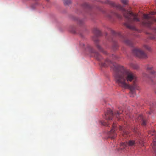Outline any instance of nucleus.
<instances>
[{"instance_id":"f3484780","label":"nucleus","mask_w":156,"mask_h":156,"mask_svg":"<svg viewBox=\"0 0 156 156\" xmlns=\"http://www.w3.org/2000/svg\"><path fill=\"white\" fill-rule=\"evenodd\" d=\"M94 56L98 60H100L101 55L98 52H95Z\"/></svg>"},{"instance_id":"9b49d317","label":"nucleus","mask_w":156,"mask_h":156,"mask_svg":"<svg viewBox=\"0 0 156 156\" xmlns=\"http://www.w3.org/2000/svg\"><path fill=\"white\" fill-rule=\"evenodd\" d=\"M93 40L95 43L96 44V45L97 48L98 49V50L101 51L103 52L105 54H107V52L106 51H105L103 49V48L101 47L100 46L99 44H98V43L99 42V41L98 39L96 38H93Z\"/></svg>"},{"instance_id":"39448f33","label":"nucleus","mask_w":156,"mask_h":156,"mask_svg":"<svg viewBox=\"0 0 156 156\" xmlns=\"http://www.w3.org/2000/svg\"><path fill=\"white\" fill-rule=\"evenodd\" d=\"M133 53L136 56L140 58L144 59L147 58L146 54L140 49L134 48L133 50Z\"/></svg>"},{"instance_id":"c756f323","label":"nucleus","mask_w":156,"mask_h":156,"mask_svg":"<svg viewBox=\"0 0 156 156\" xmlns=\"http://www.w3.org/2000/svg\"><path fill=\"white\" fill-rule=\"evenodd\" d=\"M116 113H115V115H116V116L117 117H118V116H119V113L118 111H117L116 112Z\"/></svg>"},{"instance_id":"aec40b11","label":"nucleus","mask_w":156,"mask_h":156,"mask_svg":"<svg viewBox=\"0 0 156 156\" xmlns=\"http://www.w3.org/2000/svg\"><path fill=\"white\" fill-rule=\"evenodd\" d=\"M149 105L152 107H156V101L150 102L149 103Z\"/></svg>"},{"instance_id":"412c9836","label":"nucleus","mask_w":156,"mask_h":156,"mask_svg":"<svg viewBox=\"0 0 156 156\" xmlns=\"http://www.w3.org/2000/svg\"><path fill=\"white\" fill-rule=\"evenodd\" d=\"M64 3L65 5H68L71 3V0H64Z\"/></svg>"},{"instance_id":"7ed1b4c3","label":"nucleus","mask_w":156,"mask_h":156,"mask_svg":"<svg viewBox=\"0 0 156 156\" xmlns=\"http://www.w3.org/2000/svg\"><path fill=\"white\" fill-rule=\"evenodd\" d=\"M156 14V12H152L149 14H144L141 22L144 26L150 28L155 34H156V27H151V26L154 22H156V19L153 16Z\"/></svg>"},{"instance_id":"423d86ee","label":"nucleus","mask_w":156,"mask_h":156,"mask_svg":"<svg viewBox=\"0 0 156 156\" xmlns=\"http://www.w3.org/2000/svg\"><path fill=\"white\" fill-rule=\"evenodd\" d=\"M148 133L151 135V138L153 139L152 147L154 151L155 155L156 156V133L155 131L154 130L149 131Z\"/></svg>"},{"instance_id":"a211bd4d","label":"nucleus","mask_w":156,"mask_h":156,"mask_svg":"<svg viewBox=\"0 0 156 156\" xmlns=\"http://www.w3.org/2000/svg\"><path fill=\"white\" fill-rule=\"evenodd\" d=\"M130 66L131 67H132L133 69H139V67L138 65L136 64H135L133 63H131L130 64Z\"/></svg>"},{"instance_id":"f257e3e1","label":"nucleus","mask_w":156,"mask_h":156,"mask_svg":"<svg viewBox=\"0 0 156 156\" xmlns=\"http://www.w3.org/2000/svg\"><path fill=\"white\" fill-rule=\"evenodd\" d=\"M111 65L115 72V77L116 83L119 86L130 90V96L133 97L135 95V90H139L138 80L136 75L131 71L123 66L115 62H113L108 59H107L102 65L104 67Z\"/></svg>"},{"instance_id":"c85d7f7f","label":"nucleus","mask_w":156,"mask_h":156,"mask_svg":"<svg viewBox=\"0 0 156 156\" xmlns=\"http://www.w3.org/2000/svg\"><path fill=\"white\" fill-rule=\"evenodd\" d=\"M79 23L80 24H82V23L83 22V21L82 20H78Z\"/></svg>"},{"instance_id":"72a5a7b5","label":"nucleus","mask_w":156,"mask_h":156,"mask_svg":"<svg viewBox=\"0 0 156 156\" xmlns=\"http://www.w3.org/2000/svg\"><path fill=\"white\" fill-rule=\"evenodd\" d=\"M134 132H136V129L135 128V129H134Z\"/></svg>"},{"instance_id":"0eeeda50","label":"nucleus","mask_w":156,"mask_h":156,"mask_svg":"<svg viewBox=\"0 0 156 156\" xmlns=\"http://www.w3.org/2000/svg\"><path fill=\"white\" fill-rule=\"evenodd\" d=\"M80 46L83 48L85 50L88 51L90 53H94V51L92 47L87 44H84V43H81L80 44Z\"/></svg>"},{"instance_id":"1a4fd4ad","label":"nucleus","mask_w":156,"mask_h":156,"mask_svg":"<svg viewBox=\"0 0 156 156\" xmlns=\"http://www.w3.org/2000/svg\"><path fill=\"white\" fill-rule=\"evenodd\" d=\"M114 114V112L112 110L109 108L105 114L106 119L107 120H112Z\"/></svg>"},{"instance_id":"c9c22d12","label":"nucleus","mask_w":156,"mask_h":156,"mask_svg":"<svg viewBox=\"0 0 156 156\" xmlns=\"http://www.w3.org/2000/svg\"><path fill=\"white\" fill-rule=\"evenodd\" d=\"M118 34L120 35V34Z\"/></svg>"},{"instance_id":"cd10ccee","label":"nucleus","mask_w":156,"mask_h":156,"mask_svg":"<svg viewBox=\"0 0 156 156\" xmlns=\"http://www.w3.org/2000/svg\"><path fill=\"white\" fill-rule=\"evenodd\" d=\"M150 80L151 82L152 83V84H154L155 83V81L154 80H153L151 78H150Z\"/></svg>"},{"instance_id":"2f4dec72","label":"nucleus","mask_w":156,"mask_h":156,"mask_svg":"<svg viewBox=\"0 0 156 156\" xmlns=\"http://www.w3.org/2000/svg\"><path fill=\"white\" fill-rule=\"evenodd\" d=\"M144 76L145 77H149L146 74H144Z\"/></svg>"},{"instance_id":"393cba45","label":"nucleus","mask_w":156,"mask_h":156,"mask_svg":"<svg viewBox=\"0 0 156 156\" xmlns=\"http://www.w3.org/2000/svg\"><path fill=\"white\" fill-rule=\"evenodd\" d=\"M111 56L112 58L114 59H116L119 58L118 57L113 54Z\"/></svg>"},{"instance_id":"b1692460","label":"nucleus","mask_w":156,"mask_h":156,"mask_svg":"<svg viewBox=\"0 0 156 156\" xmlns=\"http://www.w3.org/2000/svg\"><path fill=\"white\" fill-rule=\"evenodd\" d=\"M143 47L147 50H150V48L147 45H144Z\"/></svg>"},{"instance_id":"5701e85b","label":"nucleus","mask_w":156,"mask_h":156,"mask_svg":"<svg viewBox=\"0 0 156 156\" xmlns=\"http://www.w3.org/2000/svg\"><path fill=\"white\" fill-rule=\"evenodd\" d=\"M121 2L123 4L125 5H127V3L128 2V0H120Z\"/></svg>"},{"instance_id":"4be33fe9","label":"nucleus","mask_w":156,"mask_h":156,"mask_svg":"<svg viewBox=\"0 0 156 156\" xmlns=\"http://www.w3.org/2000/svg\"><path fill=\"white\" fill-rule=\"evenodd\" d=\"M148 37L151 39H153L155 38L154 35L151 34H149Z\"/></svg>"},{"instance_id":"473e14b6","label":"nucleus","mask_w":156,"mask_h":156,"mask_svg":"<svg viewBox=\"0 0 156 156\" xmlns=\"http://www.w3.org/2000/svg\"><path fill=\"white\" fill-rule=\"evenodd\" d=\"M71 32H72L73 33H76V31L75 30H71Z\"/></svg>"},{"instance_id":"6e6552de","label":"nucleus","mask_w":156,"mask_h":156,"mask_svg":"<svg viewBox=\"0 0 156 156\" xmlns=\"http://www.w3.org/2000/svg\"><path fill=\"white\" fill-rule=\"evenodd\" d=\"M112 127L111 130L108 133V135L109 137L111 139H114L116 137L117 135L116 133L115 132V125L114 123H113Z\"/></svg>"},{"instance_id":"a878e982","label":"nucleus","mask_w":156,"mask_h":156,"mask_svg":"<svg viewBox=\"0 0 156 156\" xmlns=\"http://www.w3.org/2000/svg\"><path fill=\"white\" fill-rule=\"evenodd\" d=\"M83 6L86 8H90V6L86 3L84 4Z\"/></svg>"},{"instance_id":"6ab92c4d","label":"nucleus","mask_w":156,"mask_h":156,"mask_svg":"<svg viewBox=\"0 0 156 156\" xmlns=\"http://www.w3.org/2000/svg\"><path fill=\"white\" fill-rule=\"evenodd\" d=\"M118 47V45L116 42H114L113 43L112 45V48L114 50H116Z\"/></svg>"},{"instance_id":"2eb2a0df","label":"nucleus","mask_w":156,"mask_h":156,"mask_svg":"<svg viewBox=\"0 0 156 156\" xmlns=\"http://www.w3.org/2000/svg\"><path fill=\"white\" fill-rule=\"evenodd\" d=\"M119 129L120 131H121V133L122 134L123 136H124L125 135H127L128 133V132H127L126 130L124 129L121 126H120Z\"/></svg>"},{"instance_id":"f704fd0d","label":"nucleus","mask_w":156,"mask_h":156,"mask_svg":"<svg viewBox=\"0 0 156 156\" xmlns=\"http://www.w3.org/2000/svg\"><path fill=\"white\" fill-rule=\"evenodd\" d=\"M155 93L156 94V89L155 90Z\"/></svg>"},{"instance_id":"7c9ffc66","label":"nucleus","mask_w":156,"mask_h":156,"mask_svg":"<svg viewBox=\"0 0 156 156\" xmlns=\"http://www.w3.org/2000/svg\"><path fill=\"white\" fill-rule=\"evenodd\" d=\"M111 32L114 35H116V33L113 30H111Z\"/></svg>"},{"instance_id":"dca6fc26","label":"nucleus","mask_w":156,"mask_h":156,"mask_svg":"<svg viewBox=\"0 0 156 156\" xmlns=\"http://www.w3.org/2000/svg\"><path fill=\"white\" fill-rule=\"evenodd\" d=\"M94 32L97 37L100 36L101 35V32L97 28H95L94 29Z\"/></svg>"},{"instance_id":"f03ea898","label":"nucleus","mask_w":156,"mask_h":156,"mask_svg":"<svg viewBox=\"0 0 156 156\" xmlns=\"http://www.w3.org/2000/svg\"><path fill=\"white\" fill-rule=\"evenodd\" d=\"M105 3L111 5L112 6L116 8L122 12L124 17L127 20L125 23V25L127 28L133 30H136L135 27L132 25L133 22H141L138 17V14L133 13L132 12L126 10L121 5L116 4L109 0H106Z\"/></svg>"},{"instance_id":"20e7f679","label":"nucleus","mask_w":156,"mask_h":156,"mask_svg":"<svg viewBox=\"0 0 156 156\" xmlns=\"http://www.w3.org/2000/svg\"><path fill=\"white\" fill-rule=\"evenodd\" d=\"M141 133H139L138 136L139 139V141L137 142H135V141L133 140H129L128 142H124L121 143V145L123 146L124 148L127 147L129 146H135L136 144H137L138 145H140L142 146H144V139L140 136V135H141Z\"/></svg>"},{"instance_id":"4468645a","label":"nucleus","mask_w":156,"mask_h":156,"mask_svg":"<svg viewBox=\"0 0 156 156\" xmlns=\"http://www.w3.org/2000/svg\"><path fill=\"white\" fill-rule=\"evenodd\" d=\"M122 37H123V41L126 44L132 46V42L127 39H125V38L123 36H122Z\"/></svg>"},{"instance_id":"f8f14e48","label":"nucleus","mask_w":156,"mask_h":156,"mask_svg":"<svg viewBox=\"0 0 156 156\" xmlns=\"http://www.w3.org/2000/svg\"><path fill=\"white\" fill-rule=\"evenodd\" d=\"M146 68L147 70L150 71L152 75H155L156 74V72L153 70L152 66L150 65H147L146 66Z\"/></svg>"},{"instance_id":"ddd939ff","label":"nucleus","mask_w":156,"mask_h":156,"mask_svg":"<svg viewBox=\"0 0 156 156\" xmlns=\"http://www.w3.org/2000/svg\"><path fill=\"white\" fill-rule=\"evenodd\" d=\"M138 120H139L141 122L142 125L143 126H145L146 124V120L143 116L142 115H140L138 118Z\"/></svg>"},{"instance_id":"bb28decb","label":"nucleus","mask_w":156,"mask_h":156,"mask_svg":"<svg viewBox=\"0 0 156 156\" xmlns=\"http://www.w3.org/2000/svg\"><path fill=\"white\" fill-rule=\"evenodd\" d=\"M101 125L105 126H108V124L106 122H101Z\"/></svg>"},{"instance_id":"9d476101","label":"nucleus","mask_w":156,"mask_h":156,"mask_svg":"<svg viewBox=\"0 0 156 156\" xmlns=\"http://www.w3.org/2000/svg\"><path fill=\"white\" fill-rule=\"evenodd\" d=\"M113 16H115L119 19H121L122 17L121 15L113 11H111L110 14L107 15L109 19H111Z\"/></svg>"}]
</instances>
